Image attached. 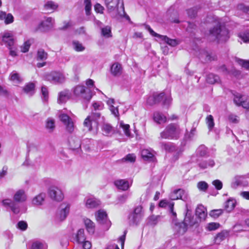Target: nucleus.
I'll use <instances>...</instances> for the list:
<instances>
[{
	"label": "nucleus",
	"instance_id": "1",
	"mask_svg": "<svg viewBox=\"0 0 249 249\" xmlns=\"http://www.w3.org/2000/svg\"><path fill=\"white\" fill-rule=\"evenodd\" d=\"M215 26L210 29L209 36L212 40L218 41H226L229 38L228 30L221 24V19L217 17H213Z\"/></svg>",
	"mask_w": 249,
	"mask_h": 249
},
{
	"label": "nucleus",
	"instance_id": "2",
	"mask_svg": "<svg viewBox=\"0 0 249 249\" xmlns=\"http://www.w3.org/2000/svg\"><path fill=\"white\" fill-rule=\"evenodd\" d=\"M14 200L6 198L2 200V204L6 208H9L15 213L19 212V206L18 203L24 202L27 198L25 191L20 189L17 191L13 196Z\"/></svg>",
	"mask_w": 249,
	"mask_h": 249
},
{
	"label": "nucleus",
	"instance_id": "3",
	"mask_svg": "<svg viewBox=\"0 0 249 249\" xmlns=\"http://www.w3.org/2000/svg\"><path fill=\"white\" fill-rule=\"evenodd\" d=\"M181 130L179 125L176 124H170L160 133V137L165 139H178L180 137Z\"/></svg>",
	"mask_w": 249,
	"mask_h": 249
},
{
	"label": "nucleus",
	"instance_id": "4",
	"mask_svg": "<svg viewBox=\"0 0 249 249\" xmlns=\"http://www.w3.org/2000/svg\"><path fill=\"white\" fill-rule=\"evenodd\" d=\"M74 94L77 97L83 98L87 101H89L92 98V94L89 89H86L84 86L78 85L75 87Z\"/></svg>",
	"mask_w": 249,
	"mask_h": 249
},
{
	"label": "nucleus",
	"instance_id": "5",
	"mask_svg": "<svg viewBox=\"0 0 249 249\" xmlns=\"http://www.w3.org/2000/svg\"><path fill=\"white\" fill-rule=\"evenodd\" d=\"M45 79L52 83H61L65 81V77L60 72L52 71L45 75Z\"/></svg>",
	"mask_w": 249,
	"mask_h": 249
},
{
	"label": "nucleus",
	"instance_id": "6",
	"mask_svg": "<svg viewBox=\"0 0 249 249\" xmlns=\"http://www.w3.org/2000/svg\"><path fill=\"white\" fill-rule=\"evenodd\" d=\"M95 216L99 223L103 225L105 230H107L111 226V222L107 218L106 212L103 210H99Z\"/></svg>",
	"mask_w": 249,
	"mask_h": 249
},
{
	"label": "nucleus",
	"instance_id": "7",
	"mask_svg": "<svg viewBox=\"0 0 249 249\" xmlns=\"http://www.w3.org/2000/svg\"><path fill=\"white\" fill-rule=\"evenodd\" d=\"M59 119L65 125L66 129L69 133H71L74 131V125L71 119L67 114L62 113L59 115Z\"/></svg>",
	"mask_w": 249,
	"mask_h": 249
},
{
	"label": "nucleus",
	"instance_id": "8",
	"mask_svg": "<svg viewBox=\"0 0 249 249\" xmlns=\"http://www.w3.org/2000/svg\"><path fill=\"white\" fill-rule=\"evenodd\" d=\"M146 29L149 31L150 34L154 36L158 37L161 40L164 41L165 43L171 46H175L177 44V41L175 39H170L165 36L160 35L155 33L149 26L146 25Z\"/></svg>",
	"mask_w": 249,
	"mask_h": 249
},
{
	"label": "nucleus",
	"instance_id": "9",
	"mask_svg": "<svg viewBox=\"0 0 249 249\" xmlns=\"http://www.w3.org/2000/svg\"><path fill=\"white\" fill-rule=\"evenodd\" d=\"M233 101L238 106H242L245 108H249V98L245 95L237 93L234 95Z\"/></svg>",
	"mask_w": 249,
	"mask_h": 249
},
{
	"label": "nucleus",
	"instance_id": "10",
	"mask_svg": "<svg viewBox=\"0 0 249 249\" xmlns=\"http://www.w3.org/2000/svg\"><path fill=\"white\" fill-rule=\"evenodd\" d=\"M196 222L194 220V217L192 216L191 214V207L188 204H186V215L183 222L185 228L188 226H193L195 225Z\"/></svg>",
	"mask_w": 249,
	"mask_h": 249
},
{
	"label": "nucleus",
	"instance_id": "11",
	"mask_svg": "<svg viewBox=\"0 0 249 249\" xmlns=\"http://www.w3.org/2000/svg\"><path fill=\"white\" fill-rule=\"evenodd\" d=\"M48 194L53 199L57 201H61L63 198V195L62 191L55 186L51 187L49 189Z\"/></svg>",
	"mask_w": 249,
	"mask_h": 249
},
{
	"label": "nucleus",
	"instance_id": "12",
	"mask_svg": "<svg viewBox=\"0 0 249 249\" xmlns=\"http://www.w3.org/2000/svg\"><path fill=\"white\" fill-rule=\"evenodd\" d=\"M170 198L172 200L180 199L185 201L187 198V194L184 190L181 189L175 190L170 194Z\"/></svg>",
	"mask_w": 249,
	"mask_h": 249
},
{
	"label": "nucleus",
	"instance_id": "13",
	"mask_svg": "<svg viewBox=\"0 0 249 249\" xmlns=\"http://www.w3.org/2000/svg\"><path fill=\"white\" fill-rule=\"evenodd\" d=\"M2 41L8 48L15 45L14 36L10 32H7L3 34L2 36Z\"/></svg>",
	"mask_w": 249,
	"mask_h": 249
},
{
	"label": "nucleus",
	"instance_id": "14",
	"mask_svg": "<svg viewBox=\"0 0 249 249\" xmlns=\"http://www.w3.org/2000/svg\"><path fill=\"white\" fill-rule=\"evenodd\" d=\"M70 205L62 204L61 205V210L57 214V218L60 221H63L67 217L69 213Z\"/></svg>",
	"mask_w": 249,
	"mask_h": 249
},
{
	"label": "nucleus",
	"instance_id": "15",
	"mask_svg": "<svg viewBox=\"0 0 249 249\" xmlns=\"http://www.w3.org/2000/svg\"><path fill=\"white\" fill-rule=\"evenodd\" d=\"M132 184V181H128L126 179H118L115 181L114 184L116 187L123 191L127 190Z\"/></svg>",
	"mask_w": 249,
	"mask_h": 249
},
{
	"label": "nucleus",
	"instance_id": "16",
	"mask_svg": "<svg viewBox=\"0 0 249 249\" xmlns=\"http://www.w3.org/2000/svg\"><path fill=\"white\" fill-rule=\"evenodd\" d=\"M86 206L88 208H94L100 204V201L93 196L86 197L85 198Z\"/></svg>",
	"mask_w": 249,
	"mask_h": 249
},
{
	"label": "nucleus",
	"instance_id": "17",
	"mask_svg": "<svg viewBox=\"0 0 249 249\" xmlns=\"http://www.w3.org/2000/svg\"><path fill=\"white\" fill-rule=\"evenodd\" d=\"M196 215L200 220H205L207 215L206 209L202 205H198L196 210Z\"/></svg>",
	"mask_w": 249,
	"mask_h": 249
},
{
	"label": "nucleus",
	"instance_id": "18",
	"mask_svg": "<svg viewBox=\"0 0 249 249\" xmlns=\"http://www.w3.org/2000/svg\"><path fill=\"white\" fill-rule=\"evenodd\" d=\"M69 142L71 148L73 149H76L81 147L80 139L76 136H71L69 139Z\"/></svg>",
	"mask_w": 249,
	"mask_h": 249
},
{
	"label": "nucleus",
	"instance_id": "19",
	"mask_svg": "<svg viewBox=\"0 0 249 249\" xmlns=\"http://www.w3.org/2000/svg\"><path fill=\"white\" fill-rule=\"evenodd\" d=\"M244 176H236L234 177L233 181L231 183V187L236 188L238 186H245L247 185L246 182L244 181Z\"/></svg>",
	"mask_w": 249,
	"mask_h": 249
},
{
	"label": "nucleus",
	"instance_id": "20",
	"mask_svg": "<svg viewBox=\"0 0 249 249\" xmlns=\"http://www.w3.org/2000/svg\"><path fill=\"white\" fill-rule=\"evenodd\" d=\"M215 165L214 161L212 159L203 160L198 163V167L201 169L211 168Z\"/></svg>",
	"mask_w": 249,
	"mask_h": 249
},
{
	"label": "nucleus",
	"instance_id": "21",
	"mask_svg": "<svg viewBox=\"0 0 249 249\" xmlns=\"http://www.w3.org/2000/svg\"><path fill=\"white\" fill-rule=\"evenodd\" d=\"M54 21V19L52 18H47L42 21L40 24V27L42 28L44 30H47L53 26Z\"/></svg>",
	"mask_w": 249,
	"mask_h": 249
},
{
	"label": "nucleus",
	"instance_id": "22",
	"mask_svg": "<svg viewBox=\"0 0 249 249\" xmlns=\"http://www.w3.org/2000/svg\"><path fill=\"white\" fill-rule=\"evenodd\" d=\"M153 119L155 122L159 124L164 123L167 121L166 117L159 111H156L154 113Z\"/></svg>",
	"mask_w": 249,
	"mask_h": 249
},
{
	"label": "nucleus",
	"instance_id": "23",
	"mask_svg": "<svg viewBox=\"0 0 249 249\" xmlns=\"http://www.w3.org/2000/svg\"><path fill=\"white\" fill-rule=\"evenodd\" d=\"M70 97V93L69 91L65 90L59 93L58 103L63 104L65 103Z\"/></svg>",
	"mask_w": 249,
	"mask_h": 249
},
{
	"label": "nucleus",
	"instance_id": "24",
	"mask_svg": "<svg viewBox=\"0 0 249 249\" xmlns=\"http://www.w3.org/2000/svg\"><path fill=\"white\" fill-rule=\"evenodd\" d=\"M236 200L233 198L228 199L225 203V209L228 212H231L235 207Z\"/></svg>",
	"mask_w": 249,
	"mask_h": 249
},
{
	"label": "nucleus",
	"instance_id": "25",
	"mask_svg": "<svg viewBox=\"0 0 249 249\" xmlns=\"http://www.w3.org/2000/svg\"><path fill=\"white\" fill-rule=\"evenodd\" d=\"M111 74L115 76H119L122 72L121 65L118 63H114L111 67L110 69Z\"/></svg>",
	"mask_w": 249,
	"mask_h": 249
},
{
	"label": "nucleus",
	"instance_id": "26",
	"mask_svg": "<svg viewBox=\"0 0 249 249\" xmlns=\"http://www.w3.org/2000/svg\"><path fill=\"white\" fill-rule=\"evenodd\" d=\"M141 156L145 160H153L154 158V154L149 149H144L141 151Z\"/></svg>",
	"mask_w": 249,
	"mask_h": 249
},
{
	"label": "nucleus",
	"instance_id": "27",
	"mask_svg": "<svg viewBox=\"0 0 249 249\" xmlns=\"http://www.w3.org/2000/svg\"><path fill=\"white\" fill-rule=\"evenodd\" d=\"M84 222L87 231L90 234H93L95 230V226L94 223L89 219H84Z\"/></svg>",
	"mask_w": 249,
	"mask_h": 249
},
{
	"label": "nucleus",
	"instance_id": "28",
	"mask_svg": "<svg viewBox=\"0 0 249 249\" xmlns=\"http://www.w3.org/2000/svg\"><path fill=\"white\" fill-rule=\"evenodd\" d=\"M9 79L10 81L16 84H18L22 81V79L19 73L15 71H13L10 73Z\"/></svg>",
	"mask_w": 249,
	"mask_h": 249
},
{
	"label": "nucleus",
	"instance_id": "29",
	"mask_svg": "<svg viewBox=\"0 0 249 249\" xmlns=\"http://www.w3.org/2000/svg\"><path fill=\"white\" fill-rule=\"evenodd\" d=\"M105 2L108 10L113 11L117 7L119 0H105Z\"/></svg>",
	"mask_w": 249,
	"mask_h": 249
},
{
	"label": "nucleus",
	"instance_id": "30",
	"mask_svg": "<svg viewBox=\"0 0 249 249\" xmlns=\"http://www.w3.org/2000/svg\"><path fill=\"white\" fill-rule=\"evenodd\" d=\"M143 214H137L132 213L129 216V222L133 224L137 225L139 221L141 220Z\"/></svg>",
	"mask_w": 249,
	"mask_h": 249
},
{
	"label": "nucleus",
	"instance_id": "31",
	"mask_svg": "<svg viewBox=\"0 0 249 249\" xmlns=\"http://www.w3.org/2000/svg\"><path fill=\"white\" fill-rule=\"evenodd\" d=\"M45 194L40 193L35 196L32 200L33 204L35 205H42L45 198Z\"/></svg>",
	"mask_w": 249,
	"mask_h": 249
},
{
	"label": "nucleus",
	"instance_id": "32",
	"mask_svg": "<svg viewBox=\"0 0 249 249\" xmlns=\"http://www.w3.org/2000/svg\"><path fill=\"white\" fill-rule=\"evenodd\" d=\"M44 7L46 10L51 11L53 12L58 7V5L54 2L50 0L45 3Z\"/></svg>",
	"mask_w": 249,
	"mask_h": 249
},
{
	"label": "nucleus",
	"instance_id": "33",
	"mask_svg": "<svg viewBox=\"0 0 249 249\" xmlns=\"http://www.w3.org/2000/svg\"><path fill=\"white\" fill-rule=\"evenodd\" d=\"M75 240L78 244L83 243L86 240L84 234V230L83 229H79L75 235Z\"/></svg>",
	"mask_w": 249,
	"mask_h": 249
},
{
	"label": "nucleus",
	"instance_id": "34",
	"mask_svg": "<svg viewBox=\"0 0 249 249\" xmlns=\"http://www.w3.org/2000/svg\"><path fill=\"white\" fill-rule=\"evenodd\" d=\"M35 85L33 83L26 84L23 88L24 91L29 95H33L35 93Z\"/></svg>",
	"mask_w": 249,
	"mask_h": 249
},
{
	"label": "nucleus",
	"instance_id": "35",
	"mask_svg": "<svg viewBox=\"0 0 249 249\" xmlns=\"http://www.w3.org/2000/svg\"><path fill=\"white\" fill-rule=\"evenodd\" d=\"M160 146L162 149L168 152H173L176 149L175 145L170 142H161Z\"/></svg>",
	"mask_w": 249,
	"mask_h": 249
},
{
	"label": "nucleus",
	"instance_id": "36",
	"mask_svg": "<svg viewBox=\"0 0 249 249\" xmlns=\"http://www.w3.org/2000/svg\"><path fill=\"white\" fill-rule=\"evenodd\" d=\"M206 81L208 83L213 84L219 82V77L218 75L213 73H210L207 75Z\"/></svg>",
	"mask_w": 249,
	"mask_h": 249
},
{
	"label": "nucleus",
	"instance_id": "37",
	"mask_svg": "<svg viewBox=\"0 0 249 249\" xmlns=\"http://www.w3.org/2000/svg\"><path fill=\"white\" fill-rule=\"evenodd\" d=\"M228 235L226 231H222L218 233L214 239V242L216 244H219L221 241L224 240Z\"/></svg>",
	"mask_w": 249,
	"mask_h": 249
},
{
	"label": "nucleus",
	"instance_id": "38",
	"mask_svg": "<svg viewBox=\"0 0 249 249\" xmlns=\"http://www.w3.org/2000/svg\"><path fill=\"white\" fill-rule=\"evenodd\" d=\"M196 154L199 157H204L208 154L207 147L204 145H200L196 150Z\"/></svg>",
	"mask_w": 249,
	"mask_h": 249
},
{
	"label": "nucleus",
	"instance_id": "39",
	"mask_svg": "<svg viewBox=\"0 0 249 249\" xmlns=\"http://www.w3.org/2000/svg\"><path fill=\"white\" fill-rule=\"evenodd\" d=\"M238 36L243 42L245 43L249 42V30L239 33L238 34Z\"/></svg>",
	"mask_w": 249,
	"mask_h": 249
},
{
	"label": "nucleus",
	"instance_id": "40",
	"mask_svg": "<svg viewBox=\"0 0 249 249\" xmlns=\"http://www.w3.org/2000/svg\"><path fill=\"white\" fill-rule=\"evenodd\" d=\"M48 54L43 49H39L37 51L36 58L37 60L44 61L47 59Z\"/></svg>",
	"mask_w": 249,
	"mask_h": 249
},
{
	"label": "nucleus",
	"instance_id": "41",
	"mask_svg": "<svg viewBox=\"0 0 249 249\" xmlns=\"http://www.w3.org/2000/svg\"><path fill=\"white\" fill-rule=\"evenodd\" d=\"M47 245L43 242L36 241L32 244V249H46Z\"/></svg>",
	"mask_w": 249,
	"mask_h": 249
},
{
	"label": "nucleus",
	"instance_id": "42",
	"mask_svg": "<svg viewBox=\"0 0 249 249\" xmlns=\"http://www.w3.org/2000/svg\"><path fill=\"white\" fill-rule=\"evenodd\" d=\"M94 123L93 120L89 116L87 117L84 122V126L86 128L88 131H90L92 129V123Z\"/></svg>",
	"mask_w": 249,
	"mask_h": 249
},
{
	"label": "nucleus",
	"instance_id": "43",
	"mask_svg": "<svg viewBox=\"0 0 249 249\" xmlns=\"http://www.w3.org/2000/svg\"><path fill=\"white\" fill-rule=\"evenodd\" d=\"M206 121L209 130H211L214 125V120L213 116L211 115L207 116L206 119Z\"/></svg>",
	"mask_w": 249,
	"mask_h": 249
},
{
	"label": "nucleus",
	"instance_id": "44",
	"mask_svg": "<svg viewBox=\"0 0 249 249\" xmlns=\"http://www.w3.org/2000/svg\"><path fill=\"white\" fill-rule=\"evenodd\" d=\"M120 126L122 128L126 136H130V132L129 130L130 126L129 124H124L122 121L120 122Z\"/></svg>",
	"mask_w": 249,
	"mask_h": 249
},
{
	"label": "nucleus",
	"instance_id": "45",
	"mask_svg": "<svg viewBox=\"0 0 249 249\" xmlns=\"http://www.w3.org/2000/svg\"><path fill=\"white\" fill-rule=\"evenodd\" d=\"M102 35L106 37L111 36V32L110 27L107 26L102 29Z\"/></svg>",
	"mask_w": 249,
	"mask_h": 249
},
{
	"label": "nucleus",
	"instance_id": "46",
	"mask_svg": "<svg viewBox=\"0 0 249 249\" xmlns=\"http://www.w3.org/2000/svg\"><path fill=\"white\" fill-rule=\"evenodd\" d=\"M220 227V224L218 223L212 222L208 224L206 229L209 231H215L218 229Z\"/></svg>",
	"mask_w": 249,
	"mask_h": 249
},
{
	"label": "nucleus",
	"instance_id": "47",
	"mask_svg": "<svg viewBox=\"0 0 249 249\" xmlns=\"http://www.w3.org/2000/svg\"><path fill=\"white\" fill-rule=\"evenodd\" d=\"M236 61L243 67L249 70V60L246 61L239 58H236Z\"/></svg>",
	"mask_w": 249,
	"mask_h": 249
},
{
	"label": "nucleus",
	"instance_id": "48",
	"mask_svg": "<svg viewBox=\"0 0 249 249\" xmlns=\"http://www.w3.org/2000/svg\"><path fill=\"white\" fill-rule=\"evenodd\" d=\"M197 188L200 191L205 192L208 187V184L204 181H201L197 183Z\"/></svg>",
	"mask_w": 249,
	"mask_h": 249
},
{
	"label": "nucleus",
	"instance_id": "49",
	"mask_svg": "<svg viewBox=\"0 0 249 249\" xmlns=\"http://www.w3.org/2000/svg\"><path fill=\"white\" fill-rule=\"evenodd\" d=\"M136 160V156L133 154H129L127 155L124 158L122 159L123 161H128L130 162H134Z\"/></svg>",
	"mask_w": 249,
	"mask_h": 249
},
{
	"label": "nucleus",
	"instance_id": "50",
	"mask_svg": "<svg viewBox=\"0 0 249 249\" xmlns=\"http://www.w3.org/2000/svg\"><path fill=\"white\" fill-rule=\"evenodd\" d=\"M84 4L86 14L87 15H89L91 9V0H84Z\"/></svg>",
	"mask_w": 249,
	"mask_h": 249
},
{
	"label": "nucleus",
	"instance_id": "51",
	"mask_svg": "<svg viewBox=\"0 0 249 249\" xmlns=\"http://www.w3.org/2000/svg\"><path fill=\"white\" fill-rule=\"evenodd\" d=\"M102 129L106 134H108L112 131V127L108 124H104L102 125Z\"/></svg>",
	"mask_w": 249,
	"mask_h": 249
},
{
	"label": "nucleus",
	"instance_id": "52",
	"mask_svg": "<svg viewBox=\"0 0 249 249\" xmlns=\"http://www.w3.org/2000/svg\"><path fill=\"white\" fill-rule=\"evenodd\" d=\"M73 45L74 49L77 52H81L85 50V47L78 41H73Z\"/></svg>",
	"mask_w": 249,
	"mask_h": 249
},
{
	"label": "nucleus",
	"instance_id": "53",
	"mask_svg": "<svg viewBox=\"0 0 249 249\" xmlns=\"http://www.w3.org/2000/svg\"><path fill=\"white\" fill-rule=\"evenodd\" d=\"M54 121L52 118H48L46 122V127L50 129L51 131L54 128Z\"/></svg>",
	"mask_w": 249,
	"mask_h": 249
},
{
	"label": "nucleus",
	"instance_id": "54",
	"mask_svg": "<svg viewBox=\"0 0 249 249\" xmlns=\"http://www.w3.org/2000/svg\"><path fill=\"white\" fill-rule=\"evenodd\" d=\"M223 213V211L221 209L213 210L211 211L210 215L211 216L214 218L218 217Z\"/></svg>",
	"mask_w": 249,
	"mask_h": 249
},
{
	"label": "nucleus",
	"instance_id": "55",
	"mask_svg": "<svg viewBox=\"0 0 249 249\" xmlns=\"http://www.w3.org/2000/svg\"><path fill=\"white\" fill-rule=\"evenodd\" d=\"M92 107L95 110H100L103 109L104 104L102 102H95L92 104Z\"/></svg>",
	"mask_w": 249,
	"mask_h": 249
},
{
	"label": "nucleus",
	"instance_id": "56",
	"mask_svg": "<svg viewBox=\"0 0 249 249\" xmlns=\"http://www.w3.org/2000/svg\"><path fill=\"white\" fill-rule=\"evenodd\" d=\"M41 93L43 100L45 101H47L48 99V91L45 86H42L41 88Z\"/></svg>",
	"mask_w": 249,
	"mask_h": 249
},
{
	"label": "nucleus",
	"instance_id": "57",
	"mask_svg": "<svg viewBox=\"0 0 249 249\" xmlns=\"http://www.w3.org/2000/svg\"><path fill=\"white\" fill-rule=\"evenodd\" d=\"M174 203L173 202H171L169 204V211L172 214V217L173 220H175L177 218V213L174 211Z\"/></svg>",
	"mask_w": 249,
	"mask_h": 249
},
{
	"label": "nucleus",
	"instance_id": "58",
	"mask_svg": "<svg viewBox=\"0 0 249 249\" xmlns=\"http://www.w3.org/2000/svg\"><path fill=\"white\" fill-rule=\"evenodd\" d=\"M196 127H193L189 133H187L185 135L186 137L190 140H192L196 134Z\"/></svg>",
	"mask_w": 249,
	"mask_h": 249
},
{
	"label": "nucleus",
	"instance_id": "59",
	"mask_svg": "<svg viewBox=\"0 0 249 249\" xmlns=\"http://www.w3.org/2000/svg\"><path fill=\"white\" fill-rule=\"evenodd\" d=\"M212 184L213 186H214L215 188L218 190H221L222 188L223 184L222 182L220 180H214L212 182Z\"/></svg>",
	"mask_w": 249,
	"mask_h": 249
},
{
	"label": "nucleus",
	"instance_id": "60",
	"mask_svg": "<svg viewBox=\"0 0 249 249\" xmlns=\"http://www.w3.org/2000/svg\"><path fill=\"white\" fill-rule=\"evenodd\" d=\"M27 224L26 222L23 221H20L18 222L17 224V227L21 230L25 231L27 228Z\"/></svg>",
	"mask_w": 249,
	"mask_h": 249
},
{
	"label": "nucleus",
	"instance_id": "61",
	"mask_svg": "<svg viewBox=\"0 0 249 249\" xmlns=\"http://www.w3.org/2000/svg\"><path fill=\"white\" fill-rule=\"evenodd\" d=\"M31 45V43L29 41H26L23 46L21 47V51L23 53H26L28 51Z\"/></svg>",
	"mask_w": 249,
	"mask_h": 249
},
{
	"label": "nucleus",
	"instance_id": "62",
	"mask_svg": "<svg viewBox=\"0 0 249 249\" xmlns=\"http://www.w3.org/2000/svg\"><path fill=\"white\" fill-rule=\"evenodd\" d=\"M100 115L101 114L99 112H92L91 115L89 116L93 120L94 123L97 124V119L100 118Z\"/></svg>",
	"mask_w": 249,
	"mask_h": 249
},
{
	"label": "nucleus",
	"instance_id": "63",
	"mask_svg": "<svg viewBox=\"0 0 249 249\" xmlns=\"http://www.w3.org/2000/svg\"><path fill=\"white\" fill-rule=\"evenodd\" d=\"M197 11L196 8H192L187 10V14L188 16L191 18H194L196 15Z\"/></svg>",
	"mask_w": 249,
	"mask_h": 249
},
{
	"label": "nucleus",
	"instance_id": "64",
	"mask_svg": "<svg viewBox=\"0 0 249 249\" xmlns=\"http://www.w3.org/2000/svg\"><path fill=\"white\" fill-rule=\"evenodd\" d=\"M237 8L238 9L242 10L244 13L249 15V7L246 6L243 4H240L237 6Z\"/></svg>",
	"mask_w": 249,
	"mask_h": 249
}]
</instances>
